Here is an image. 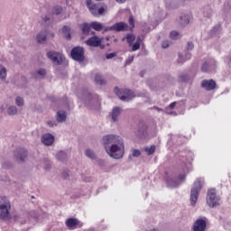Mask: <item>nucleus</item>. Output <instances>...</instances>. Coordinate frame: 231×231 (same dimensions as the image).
I'll use <instances>...</instances> for the list:
<instances>
[{"label": "nucleus", "instance_id": "f257e3e1", "mask_svg": "<svg viewBox=\"0 0 231 231\" xmlns=\"http://www.w3.org/2000/svg\"><path fill=\"white\" fill-rule=\"evenodd\" d=\"M103 145L110 158H114V160L124 158L125 146L124 144V139L121 136L116 134L105 135L103 136Z\"/></svg>", "mask_w": 231, "mask_h": 231}, {"label": "nucleus", "instance_id": "f03ea898", "mask_svg": "<svg viewBox=\"0 0 231 231\" xmlns=\"http://www.w3.org/2000/svg\"><path fill=\"white\" fill-rule=\"evenodd\" d=\"M116 95L118 96L120 100H123L124 102H129V100H133V98H136V97H147L146 92H137L136 94L133 92V90H129L127 88L120 90L118 87H116L114 89Z\"/></svg>", "mask_w": 231, "mask_h": 231}, {"label": "nucleus", "instance_id": "7ed1b4c3", "mask_svg": "<svg viewBox=\"0 0 231 231\" xmlns=\"http://www.w3.org/2000/svg\"><path fill=\"white\" fill-rule=\"evenodd\" d=\"M10 210H12V204L10 199L5 196H0V219L3 221H10Z\"/></svg>", "mask_w": 231, "mask_h": 231}, {"label": "nucleus", "instance_id": "20e7f679", "mask_svg": "<svg viewBox=\"0 0 231 231\" xmlns=\"http://www.w3.org/2000/svg\"><path fill=\"white\" fill-rule=\"evenodd\" d=\"M86 5L94 17H100V15H104L107 12V6L100 7V5L95 4L93 0H86Z\"/></svg>", "mask_w": 231, "mask_h": 231}, {"label": "nucleus", "instance_id": "39448f33", "mask_svg": "<svg viewBox=\"0 0 231 231\" xmlns=\"http://www.w3.org/2000/svg\"><path fill=\"white\" fill-rule=\"evenodd\" d=\"M203 183H204V180L201 179H199L197 180V181L194 182L193 187L191 188L190 204L192 205V207H194V205H196V203L198 202L199 192L203 188Z\"/></svg>", "mask_w": 231, "mask_h": 231}, {"label": "nucleus", "instance_id": "423d86ee", "mask_svg": "<svg viewBox=\"0 0 231 231\" xmlns=\"http://www.w3.org/2000/svg\"><path fill=\"white\" fill-rule=\"evenodd\" d=\"M221 201V198L216 194V189H208V195H207V204L211 208H214V207H218L219 203Z\"/></svg>", "mask_w": 231, "mask_h": 231}, {"label": "nucleus", "instance_id": "0eeeda50", "mask_svg": "<svg viewBox=\"0 0 231 231\" xmlns=\"http://www.w3.org/2000/svg\"><path fill=\"white\" fill-rule=\"evenodd\" d=\"M47 57L53 62V64H56L57 66L64 64V60H66V57H64L62 53L57 52L55 51H48Z\"/></svg>", "mask_w": 231, "mask_h": 231}, {"label": "nucleus", "instance_id": "6e6552de", "mask_svg": "<svg viewBox=\"0 0 231 231\" xmlns=\"http://www.w3.org/2000/svg\"><path fill=\"white\" fill-rule=\"evenodd\" d=\"M70 57L73 60H77V62H84V48L82 47H74L70 51Z\"/></svg>", "mask_w": 231, "mask_h": 231}, {"label": "nucleus", "instance_id": "1a4fd4ad", "mask_svg": "<svg viewBox=\"0 0 231 231\" xmlns=\"http://www.w3.org/2000/svg\"><path fill=\"white\" fill-rule=\"evenodd\" d=\"M207 217L199 218L193 224V231H206L207 230Z\"/></svg>", "mask_w": 231, "mask_h": 231}, {"label": "nucleus", "instance_id": "9d476101", "mask_svg": "<svg viewBox=\"0 0 231 231\" xmlns=\"http://www.w3.org/2000/svg\"><path fill=\"white\" fill-rule=\"evenodd\" d=\"M86 44L91 48H98L102 46V40L98 36H92L86 41Z\"/></svg>", "mask_w": 231, "mask_h": 231}, {"label": "nucleus", "instance_id": "9b49d317", "mask_svg": "<svg viewBox=\"0 0 231 231\" xmlns=\"http://www.w3.org/2000/svg\"><path fill=\"white\" fill-rule=\"evenodd\" d=\"M201 71L202 73H214L216 71V62L209 61L203 63Z\"/></svg>", "mask_w": 231, "mask_h": 231}, {"label": "nucleus", "instance_id": "f8f14e48", "mask_svg": "<svg viewBox=\"0 0 231 231\" xmlns=\"http://www.w3.org/2000/svg\"><path fill=\"white\" fill-rule=\"evenodd\" d=\"M217 87V84L215 82L214 79H204L201 82V88H203L207 91H212Z\"/></svg>", "mask_w": 231, "mask_h": 231}, {"label": "nucleus", "instance_id": "ddd939ff", "mask_svg": "<svg viewBox=\"0 0 231 231\" xmlns=\"http://www.w3.org/2000/svg\"><path fill=\"white\" fill-rule=\"evenodd\" d=\"M14 156L17 162H23L28 156V151L24 148H17L14 152Z\"/></svg>", "mask_w": 231, "mask_h": 231}, {"label": "nucleus", "instance_id": "4468645a", "mask_svg": "<svg viewBox=\"0 0 231 231\" xmlns=\"http://www.w3.org/2000/svg\"><path fill=\"white\" fill-rule=\"evenodd\" d=\"M54 142L55 136H53V134H44L42 136V143H43V145H46L47 147L53 145Z\"/></svg>", "mask_w": 231, "mask_h": 231}, {"label": "nucleus", "instance_id": "2eb2a0df", "mask_svg": "<svg viewBox=\"0 0 231 231\" xmlns=\"http://www.w3.org/2000/svg\"><path fill=\"white\" fill-rule=\"evenodd\" d=\"M114 32H129V25L124 22L116 23L113 25Z\"/></svg>", "mask_w": 231, "mask_h": 231}, {"label": "nucleus", "instance_id": "dca6fc26", "mask_svg": "<svg viewBox=\"0 0 231 231\" xmlns=\"http://www.w3.org/2000/svg\"><path fill=\"white\" fill-rule=\"evenodd\" d=\"M122 115V107L116 106L112 109L111 116L112 122H118V117Z\"/></svg>", "mask_w": 231, "mask_h": 231}, {"label": "nucleus", "instance_id": "f3484780", "mask_svg": "<svg viewBox=\"0 0 231 231\" xmlns=\"http://www.w3.org/2000/svg\"><path fill=\"white\" fill-rule=\"evenodd\" d=\"M191 58L192 54H190V51H186L184 56L182 54H179L178 63L184 64L187 60H190Z\"/></svg>", "mask_w": 231, "mask_h": 231}, {"label": "nucleus", "instance_id": "a211bd4d", "mask_svg": "<svg viewBox=\"0 0 231 231\" xmlns=\"http://www.w3.org/2000/svg\"><path fill=\"white\" fill-rule=\"evenodd\" d=\"M181 182L178 180L177 179H168L166 180L167 187L170 189H175V187H180Z\"/></svg>", "mask_w": 231, "mask_h": 231}, {"label": "nucleus", "instance_id": "6ab92c4d", "mask_svg": "<svg viewBox=\"0 0 231 231\" xmlns=\"http://www.w3.org/2000/svg\"><path fill=\"white\" fill-rule=\"evenodd\" d=\"M36 41L40 44H44L46 42V31H42L36 35Z\"/></svg>", "mask_w": 231, "mask_h": 231}, {"label": "nucleus", "instance_id": "aec40b11", "mask_svg": "<svg viewBox=\"0 0 231 231\" xmlns=\"http://www.w3.org/2000/svg\"><path fill=\"white\" fill-rule=\"evenodd\" d=\"M55 158L59 162H66L68 160V153L64 151H60L56 153Z\"/></svg>", "mask_w": 231, "mask_h": 231}, {"label": "nucleus", "instance_id": "412c9836", "mask_svg": "<svg viewBox=\"0 0 231 231\" xmlns=\"http://www.w3.org/2000/svg\"><path fill=\"white\" fill-rule=\"evenodd\" d=\"M90 26L96 32H102L104 30V25L99 22H92L90 23Z\"/></svg>", "mask_w": 231, "mask_h": 231}, {"label": "nucleus", "instance_id": "4be33fe9", "mask_svg": "<svg viewBox=\"0 0 231 231\" xmlns=\"http://www.w3.org/2000/svg\"><path fill=\"white\" fill-rule=\"evenodd\" d=\"M79 221L77 218H69L66 221V225L69 228H73L74 226H79Z\"/></svg>", "mask_w": 231, "mask_h": 231}, {"label": "nucleus", "instance_id": "5701e85b", "mask_svg": "<svg viewBox=\"0 0 231 231\" xmlns=\"http://www.w3.org/2000/svg\"><path fill=\"white\" fill-rule=\"evenodd\" d=\"M71 29H69L68 27V25H65L63 28H62V33H63V37L65 39H67V41H69V39H71Z\"/></svg>", "mask_w": 231, "mask_h": 231}, {"label": "nucleus", "instance_id": "b1692460", "mask_svg": "<svg viewBox=\"0 0 231 231\" xmlns=\"http://www.w3.org/2000/svg\"><path fill=\"white\" fill-rule=\"evenodd\" d=\"M125 39L129 46H133V42L136 40V36L133 33H128L125 38H123V41H125Z\"/></svg>", "mask_w": 231, "mask_h": 231}, {"label": "nucleus", "instance_id": "393cba45", "mask_svg": "<svg viewBox=\"0 0 231 231\" xmlns=\"http://www.w3.org/2000/svg\"><path fill=\"white\" fill-rule=\"evenodd\" d=\"M17 113H19V109H17V106H10L7 108V115H9V116H15Z\"/></svg>", "mask_w": 231, "mask_h": 231}, {"label": "nucleus", "instance_id": "a878e982", "mask_svg": "<svg viewBox=\"0 0 231 231\" xmlns=\"http://www.w3.org/2000/svg\"><path fill=\"white\" fill-rule=\"evenodd\" d=\"M56 120L57 122H60V123L66 122V112L58 111Z\"/></svg>", "mask_w": 231, "mask_h": 231}, {"label": "nucleus", "instance_id": "bb28decb", "mask_svg": "<svg viewBox=\"0 0 231 231\" xmlns=\"http://www.w3.org/2000/svg\"><path fill=\"white\" fill-rule=\"evenodd\" d=\"M96 83L99 86H106V79H104V77L100 74H96L95 76Z\"/></svg>", "mask_w": 231, "mask_h": 231}, {"label": "nucleus", "instance_id": "cd10ccee", "mask_svg": "<svg viewBox=\"0 0 231 231\" xmlns=\"http://www.w3.org/2000/svg\"><path fill=\"white\" fill-rule=\"evenodd\" d=\"M91 30V23H85L81 25V31L84 35H88Z\"/></svg>", "mask_w": 231, "mask_h": 231}, {"label": "nucleus", "instance_id": "c85d7f7f", "mask_svg": "<svg viewBox=\"0 0 231 231\" xmlns=\"http://www.w3.org/2000/svg\"><path fill=\"white\" fill-rule=\"evenodd\" d=\"M85 155H86L87 158H90V160H96L97 159V154L91 149H87L85 151Z\"/></svg>", "mask_w": 231, "mask_h": 231}, {"label": "nucleus", "instance_id": "c756f323", "mask_svg": "<svg viewBox=\"0 0 231 231\" xmlns=\"http://www.w3.org/2000/svg\"><path fill=\"white\" fill-rule=\"evenodd\" d=\"M6 68H5V66L0 65V79L2 80H6Z\"/></svg>", "mask_w": 231, "mask_h": 231}, {"label": "nucleus", "instance_id": "7c9ffc66", "mask_svg": "<svg viewBox=\"0 0 231 231\" xmlns=\"http://www.w3.org/2000/svg\"><path fill=\"white\" fill-rule=\"evenodd\" d=\"M14 104L17 107H23V106H24V99L18 96L14 99Z\"/></svg>", "mask_w": 231, "mask_h": 231}, {"label": "nucleus", "instance_id": "2f4dec72", "mask_svg": "<svg viewBox=\"0 0 231 231\" xmlns=\"http://www.w3.org/2000/svg\"><path fill=\"white\" fill-rule=\"evenodd\" d=\"M145 152H147L148 156H151V154H154L156 151V146L152 145L151 147L144 148Z\"/></svg>", "mask_w": 231, "mask_h": 231}, {"label": "nucleus", "instance_id": "473e14b6", "mask_svg": "<svg viewBox=\"0 0 231 231\" xmlns=\"http://www.w3.org/2000/svg\"><path fill=\"white\" fill-rule=\"evenodd\" d=\"M180 23L181 24H189V23H190V18L188 14H183L180 16Z\"/></svg>", "mask_w": 231, "mask_h": 231}, {"label": "nucleus", "instance_id": "72a5a7b5", "mask_svg": "<svg viewBox=\"0 0 231 231\" xmlns=\"http://www.w3.org/2000/svg\"><path fill=\"white\" fill-rule=\"evenodd\" d=\"M170 37H171V39L177 41V39H180V37H181V34H180V32H178L177 31H172L170 33Z\"/></svg>", "mask_w": 231, "mask_h": 231}, {"label": "nucleus", "instance_id": "f704fd0d", "mask_svg": "<svg viewBox=\"0 0 231 231\" xmlns=\"http://www.w3.org/2000/svg\"><path fill=\"white\" fill-rule=\"evenodd\" d=\"M180 82H189L190 80V76L189 74H182L180 76Z\"/></svg>", "mask_w": 231, "mask_h": 231}, {"label": "nucleus", "instance_id": "c9c22d12", "mask_svg": "<svg viewBox=\"0 0 231 231\" xmlns=\"http://www.w3.org/2000/svg\"><path fill=\"white\" fill-rule=\"evenodd\" d=\"M128 23L130 24L129 32H133V30L134 29V18L133 16H129Z\"/></svg>", "mask_w": 231, "mask_h": 231}, {"label": "nucleus", "instance_id": "e433bc0d", "mask_svg": "<svg viewBox=\"0 0 231 231\" xmlns=\"http://www.w3.org/2000/svg\"><path fill=\"white\" fill-rule=\"evenodd\" d=\"M62 12H63V9L60 5L54 6L53 14H55L56 15H59V14H62Z\"/></svg>", "mask_w": 231, "mask_h": 231}, {"label": "nucleus", "instance_id": "4c0bfd02", "mask_svg": "<svg viewBox=\"0 0 231 231\" xmlns=\"http://www.w3.org/2000/svg\"><path fill=\"white\" fill-rule=\"evenodd\" d=\"M36 73L39 75V77H41V79H44V77H46V69H38Z\"/></svg>", "mask_w": 231, "mask_h": 231}, {"label": "nucleus", "instance_id": "58836bf2", "mask_svg": "<svg viewBox=\"0 0 231 231\" xmlns=\"http://www.w3.org/2000/svg\"><path fill=\"white\" fill-rule=\"evenodd\" d=\"M204 15L206 17H212V9L211 8H206V11L204 12Z\"/></svg>", "mask_w": 231, "mask_h": 231}, {"label": "nucleus", "instance_id": "ea45409f", "mask_svg": "<svg viewBox=\"0 0 231 231\" xmlns=\"http://www.w3.org/2000/svg\"><path fill=\"white\" fill-rule=\"evenodd\" d=\"M140 154H142V152H140V150L134 149L132 151V156H134V158H138Z\"/></svg>", "mask_w": 231, "mask_h": 231}, {"label": "nucleus", "instance_id": "a19ab883", "mask_svg": "<svg viewBox=\"0 0 231 231\" xmlns=\"http://www.w3.org/2000/svg\"><path fill=\"white\" fill-rule=\"evenodd\" d=\"M137 50H140V43L135 42L132 45V51H137Z\"/></svg>", "mask_w": 231, "mask_h": 231}, {"label": "nucleus", "instance_id": "79ce46f5", "mask_svg": "<svg viewBox=\"0 0 231 231\" xmlns=\"http://www.w3.org/2000/svg\"><path fill=\"white\" fill-rule=\"evenodd\" d=\"M92 97H93V96L90 93H88V92L84 93L83 98H85V100H91Z\"/></svg>", "mask_w": 231, "mask_h": 231}, {"label": "nucleus", "instance_id": "37998d69", "mask_svg": "<svg viewBox=\"0 0 231 231\" xmlns=\"http://www.w3.org/2000/svg\"><path fill=\"white\" fill-rule=\"evenodd\" d=\"M133 60H134V56H130L126 61H125V65L129 66V64H131L133 62Z\"/></svg>", "mask_w": 231, "mask_h": 231}, {"label": "nucleus", "instance_id": "c03bdc74", "mask_svg": "<svg viewBox=\"0 0 231 231\" xmlns=\"http://www.w3.org/2000/svg\"><path fill=\"white\" fill-rule=\"evenodd\" d=\"M62 177L65 179V180H68L69 178V171H65L62 172Z\"/></svg>", "mask_w": 231, "mask_h": 231}, {"label": "nucleus", "instance_id": "a18cd8bd", "mask_svg": "<svg viewBox=\"0 0 231 231\" xmlns=\"http://www.w3.org/2000/svg\"><path fill=\"white\" fill-rule=\"evenodd\" d=\"M170 46L169 41H164L162 43V47L165 50Z\"/></svg>", "mask_w": 231, "mask_h": 231}, {"label": "nucleus", "instance_id": "49530a36", "mask_svg": "<svg viewBox=\"0 0 231 231\" xmlns=\"http://www.w3.org/2000/svg\"><path fill=\"white\" fill-rule=\"evenodd\" d=\"M47 125H48L49 127H55V126H57V124H56V123H53V121H48V122H47Z\"/></svg>", "mask_w": 231, "mask_h": 231}, {"label": "nucleus", "instance_id": "de8ad7c7", "mask_svg": "<svg viewBox=\"0 0 231 231\" xmlns=\"http://www.w3.org/2000/svg\"><path fill=\"white\" fill-rule=\"evenodd\" d=\"M187 49H188L189 51L194 50V43L189 42H188Z\"/></svg>", "mask_w": 231, "mask_h": 231}, {"label": "nucleus", "instance_id": "09e8293b", "mask_svg": "<svg viewBox=\"0 0 231 231\" xmlns=\"http://www.w3.org/2000/svg\"><path fill=\"white\" fill-rule=\"evenodd\" d=\"M104 32H115V29L113 28V25H112V26H109V27H106L104 29Z\"/></svg>", "mask_w": 231, "mask_h": 231}, {"label": "nucleus", "instance_id": "8fccbe9b", "mask_svg": "<svg viewBox=\"0 0 231 231\" xmlns=\"http://www.w3.org/2000/svg\"><path fill=\"white\" fill-rule=\"evenodd\" d=\"M179 180H180V181H185V174H180L179 176Z\"/></svg>", "mask_w": 231, "mask_h": 231}, {"label": "nucleus", "instance_id": "3c124183", "mask_svg": "<svg viewBox=\"0 0 231 231\" xmlns=\"http://www.w3.org/2000/svg\"><path fill=\"white\" fill-rule=\"evenodd\" d=\"M174 107H176V102L171 103L169 106L170 109H174Z\"/></svg>", "mask_w": 231, "mask_h": 231}, {"label": "nucleus", "instance_id": "603ef678", "mask_svg": "<svg viewBox=\"0 0 231 231\" xmlns=\"http://www.w3.org/2000/svg\"><path fill=\"white\" fill-rule=\"evenodd\" d=\"M115 53H109L106 55V59H113L115 57Z\"/></svg>", "mask_w": 231, "mask_h": 231}, {"label": "nucleus", "instance_id": "864d4df0", "mask_svg": "<svg viewBox=\"0 0 231 231\" xmlns=\"http://www.w3.org/2000/svg\"><path fill=\"white\" fill-rule=\"evenodd\" d=\"M138 42V44H141V42H142V38L140 37V36H138L137 38H136V42Z\"/></svg>", "mask_w": 231, "mask_h": 231}, {"label": "nucleus", "instance_id": "5fc2aeb1", "mask_svg": "<svg viewBox=\"0 0 231 231\" xmlns=\"http://www.w3.org/2000/svg\"><path fill=\"white\" fill-rule=\"evenodd\" d=\"M143 130L142 132L143 134H145V133H147V126L143 125Z\"/></svg>", "mask_w": 231, "mask_h": 231}, {"label": "nucleus", "instance_id": "6e6d98bb", "mask_svg": "<svg viewBox=\"0 0 231 231\" xmlns=\"http://www.w3.org/2000/svg\"><path fill=\"white\" fill-rule=\"evenodd\" d=\"M13 219H14V221H17V219H19V216L14 215V216L13 217Z\"/></svg>", "mask_w": 231, "mask_h": 231}, {"label": "nucleus", "instance_id": "4d7b16f0", "mask_svg": "<svg viewBox=\"0 0 231 231\" xmlns=\"http://www.w3.org/2000/svg\"><path fill=\"white\" fill-rule=\"evenodd\" d=\"M117 3L123 4L125 2V0H116Z\"/></svg>", "mask_w": 231, "mask_h": 231}, {"label": "nucleus", "instance_id": "13d9d810", "mask_svg": "<svg viewBox=\"0 0 231 231\" xmlns=\"http://www.w3.org/2000/svg\"><path fill=\"white\" fill-rule=\"evenodd\" d=\"M43 21L46 23V21H50V18H49L48 16H45V17L43 18Z\"/></svg>", "mask_w": 231, "mask_h": 231}, {"label": "nucleus", "instance_id": "bf43d9fd", "mask_svg": "<svg viewBox=\"0 0 231 231\" xmlns=\"http://www.w3.org/2000/svg\"><path fill=\"white\" fill-rule=\"evenodd\" d=\"M154 109H157V111H162V109L158 106H154Z\"/></svg>", "mask_w": 231, "mask_h": 231}, {"label": "nucleus", "instance_id": "052dcab7", "mask_svg": "<svg viewBox=\"0 0 231 231\" xmlns=\"http://www.w3.org/2000/svg\"><path fill=\"white\" fill-rule=\"evenodd\" d=\"M55 35L54 34H51V37H54Z\"/></svg>", "mask_w": 231, "mask_h": 231}]
</instances>
